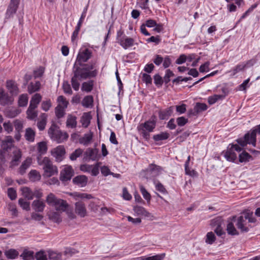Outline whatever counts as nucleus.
<instances>
[{
	"label": "nucleus",
	"mask_w": 260,
	"mask_h": 260,
	"mask_svg": "<svg viewBox=\"0 0 260 260\" xmlns=\"http://www.w3.org/2000/svg\"><path fill=\"white\" fill-rule=\"evenodd\" d=\"M92 56V52L85 49L78 53L76 61L73 68V76L71 79L73 88L78 91L80 87V81L96 76L98 71L95 68V62L84 63Z\"/></svg>",
	"instance_id": "1"
},
{
	"label": "nucleus",
	"mask_w": 260,
	"mask_h": 260,
	"mask_svg": "<svg viewBox=\"0 0 260 260\" xmlns=\"http://www.w3.org/2000/svg\"><path fill=\"white\" fill-rule=\"evenodd\" d=\"M46 202L51 207L55 208V210L63 212L69 207V204L66 200L58 198L53 193H49L46 198Z\"/></svg>",
	"instance_id": "2"
},
{
	"label": "nucleus",
	"mask_w": 260,
	"mask_h": 260,
	"mask_svg": "<svg viewBox=\"0 0 260 260\" xmlns=\"http://www.w3.org/2000/svg\"><path fill=\"white\" fill-rule=\"evenodd\" d=\"M257 134H260V124L246 134L243 138L237 139V142L242 147L246 146L247 144H251L255 147L256 145V136Z\"/></svg>",
	"instance_id": "3"
},
{
	"label": "nucleus",
	"mask_w": 260,
	"mask_h": 260,
	"mask_svg": "<svg viewBox=\"0 0 260 260\" xmlns=\"http://www.w3.org/2000/svg\"><path fill=\"white\" fill-rule=\"evenodd\" d=\"M37 160L38 164L43 167L44 175L46 176L49 177L57 174L58 170L57 167L53 165V163L48 157H45L42 159V158L38 156Z\"/></svg>",
	"instance_id": "4"
},
{
	"label": "nucleus",
	"mask_w": 260,
	"mask_h": 260,
	"mask_svg": "<svg viewBox=\"0 0 260 260\" xmlns=\"http://www.w3.org/2000/svg\"><path fill=\"white\" fill-rule=\"evenodd\" d=\"M48 133L50 138L58 143L66 140L69 137L66 132H61L55 124L51 125L48 129Z\"/></svg>",
	"instance_id": "5"
},
{
	"label": "nucleus",
	"mask_w": 260,
	"mask_h": 260,
	"mask_svg": "<svg viewBox=\"0 0 260 260\" xmlns=\"http://www.w3.org/2000/svg\"><path fill=\"white\" fill-rule=\"evenodd\" d=\"M241 150L242 148L238 144H231L228 147L226 151L223 152V155L227 160L233 162L237 158L235 151L239 152Z\"/></svg>",
	"instance_id": "6"
},
{
	"label": "nucleus",
	"mask_w": 260,
	"mask_h": 260,
	"mask_svg": "<svg viewBox=\"0 0 260 260\" xmlns=\"http://www.w3.org/2000/svg\"><path fill=\"white\" fill-rule=\"evenodd\" d=\"M246 219L248 220L249 222H255L256 219L252 216V214L246 213L244 217L241 216L238 217L236 223L237 228L241 230L242 232H247L249 231L248 227L244 225V223Z\"/></svg>",
	"instance_id": "7"
},
{
	"label": "nucleus",
	"mask_w": 260,
	"mask_h": 260,
	"mask_svg": "<svg viewBox=\"0 0 260 260\" xmlns=\"http://www.w3.org/2000/svg\"><path fill=\"white\" fill-rule=\"evenodd\" d=\"M20 0H11L5 14V19H9L13 17L16 13Z\"/></svg>",
	"instance_id": "8"
},
{
	"label": "nucleus",
	"mask_w": 260,
	"mask_h": 260,
	"mask_svg": "<svg viewBox=\"0 0 260 260\" xmlns=\"http://www.w3.org/2000/svg\"><path fill=\"white\" fill-rule=\"evenodd\" d=\"M74 174V171L71 166H65L60 171V180L62 182H67L71 179Z\"/></svg>",
	"instance_id": "9"
},
{
	"label": "nucleus",
	"mask_w": 260,
	"mask_h": 260,
	"mask_svg": "<svg viewBox=\"0 0 260 260\" xmlns=\"http://www.w3.org/2000/svg\"><path fill=\"white\" fill-rule=\"evenodd\" d=\"M52 155L54 157L57 161H61L66 153L65 148L63 146L59 145L51 151Z\"/></svg>",
	"instance_id": "10"
},
{
	"label": "nucleus",
	"mask_w": 260,
	"mask_h": 260,
	"mask_svg": "<svg viewBox=\"0 0 260 260\" xmlns=\"http://www.w3.org/2000/svg\"><path fill=\"white\" fill-rule=\"evenodd\" d=\"M156 125V122L154 119L149 120L144 123H141L137 127L138 130L144 129L148 132H151L153 131Z\"/></svg>",
	"instance_id": "11"
},
{
	"label": "nucleus",
	"mask_w": 260,
	"mask_h": 260,
	"mask_svg": "<svg viewBox=\"0 0 260 260\" xmlns=\"http://www.w3.org/2000/svg\"><path fill=\"white\" fill-rule=\"evenodd\" d=\"M75 212L81 217H84L87 214L85 204L81 201L76 202L75 204Z\"/></svg>",
	"instance_id": "12"
},
{
	"label": "nucleus",
	"mask_w": 260,
	"mask_h": 260,
	"mask_svg": "<svg viewBox=\"0 0 260 260\" xmlns=\"http://www.w3.org/2000/svg\"><path fill=\"white\" fill-rule=\"evenodd\" d=\"M62 212L57 211H50L48 213L49 219L54 222L60 223L62 221L61 213Z\"/></svg>",
	"instance_id": "13"
},
{
	"label": "nucleus",
	"mask_w": 260,
	"mask_h": 260,
	"mask_svg": "<svg viewBox=\"0 0 260 260\" xmlns=\"http://www.w3.org/2000/svg\"><path fill=\"white\" fill-rule=\"evenodd\" d=\"M45 206V203L40 200H34L32 203L33 209L37 212H43Z\"/></svg>",
	"instance_id": "14"
},
{
	"label": "nucleus",
	"mask_w": 260,
	"mask_h": 260,
	"mask_svg": "<svg viewBox=\"0 0 260 260\" xmlns=\"http://www.w3.org/2000/svg\"><path fill=\"white\" fill-rule=\"evenodd\" d=\"M119 44L124 49H127L134 45V40L131 38L126 37V38L120 39L118 40Z\"/></svg>",
	"instance_id": "15"
},
{
	"label": "nucleus",
	"mask_w": 260,
	"mask_h": 260,
	"mask_svg": "<svg viewBox=\"0 0 260 260\" xmlns=\"http://www.w3.org/2000/svg\"><path fill=\"white\" fill-rule=\"evenodd\" d=\"M173 112V107L171 106L168 108L160 110L158 112V117L160 120L167 119L171 115Z\"/></svg>",
	"instance_id": "16"
},
{
	"label": "nucleus",
	"mask_w": 260,
	"mask_h": 260,
	"mask_svg": "<svg viewBox=\"0 0 260 260\" xmlns=\"http://www.w3.org/2000/svg\"><path fill=\"white\" fill-rule=\"evenodd\" d=\"M87 177L85 175H79L75 177L73 180V182L81 187L85 186L87 183Z\"/></svg>",
	"instance_id": "17"
},
{
	"label": "nucleus",
	"mask_w": 260,
	"mask_h": 260,
	"mask_svg": "<svg viewBox=\"0 0 260 260\" xmlns=\"http://www.w3.org/2000/svg\"><path fill=\"white\" fill-rule=\"evenodd\" d=\"M162 170V167L153 164L149 165L146 170L147 172L153 174L154 176L158 175Z\"/></svg>",
	"instance_id": "18"
},
{
	"label": "nucleus",
	"mask_w": 260,
	"mask_h": 260,
	"mask_svg": "<svg viewBox=\"0 0 260 260\" xmlns=\"http://www.w3.org/2000/svg\"><path fill=\"white\" fill-rule=\"evenodd\" d=\"M7 87L12 95H16L18 93V88L17 84L12 80L7 82Z\"/></svg>",
	"instance_id": "19"
},
{
	"label": "nucleus",
	"mask_w": 260,
	"mask_h": 260,
	"mask_svg": "<svg viewBox=\"0 0 260 260\" xmlns=\"http://www.w3.org/2000/svg\"><path fill=\"white\" fill-rule=\"evenodd\" d=\"M11 98L6 93L3 89H0V104L5 105L11 103Z\"/></svg>",
	"instance_id": "20"
},
{
	"label": "nucleus",
	"mask_w": 260,
	"mask_h": 260,
	"mask_svg": "<svg viewBox=\"0 0 260 260\" xmlns=\"http://www.w3.org/2000/svg\"><path fill=\"white\" fill-rule=\"evenodd\" d=\"M93 138V134L91 132L85 134L83 137L79 138V142L80 144L87 146L91 141Z\"/></svg>",
	"instance_id": "21"
},
{
	"label": "nucleus",
	"mask_w": 260,
	"mask_h": 260,
	"mask_svg": "<svg viewBox=\"0 0 260 260\" xmlns=\"http://www.w3.org/2000/svg\"><path fill=\"white\" fill-rule=\"evenodd\" d=\"M86 154L90 159L96 160L99 158V151L96 149H88L86 151Z\"/></svg>",
	"instance_id": "22"
},
{
	"label": "nucleus",
	"mask_w": 260,
	"mask_h": 260,
	"mask_svg": "<svg viewBox=\"0 0 260 260\" xmlns=\"http://www.w3.org/2000/svg\"><path fill=\"white\" fill-rule=\"evenodd\" d=\"M41 88V83L39 81H35V82H30L28 85V92L31 94L36 91H38Z\"/></svg>",
	"instance_id": "23"
},
{
	"label": "nucleus",
	"mask_w": 260,
	"mask_h": 260,
	"mask_svg": "<svg viewBox=\"0 0 260 260\" xmlns=\"http://www.w3.org/2000/svg\"><path fill=\"white\" fill-rule=\"evenodd\" d=\"M13 156L11 162V166H17L18 165V161H20L21 157V152L19 149H16L13 151Z\"/></svg>",
	"instance_id": "24"
},
{
	"label": "nucleus",
	"mask_w": 260,
	"mask_h": 260,
	"mask_svg": "<svg viewBox=\"0 0 260 260\" xmlns=\"http://www.w3.org/2000/svg\"><path fill=\"white\" fill-rule=\"evenodd\" d=\"M42 99V96L39 93H36L31 98L29 107L36 108Z\"/></svg>",
	"instance_id": "25"
},
{
	"label": "nucleus",
	"mask_w": 260,
	"mask_h": 260,
	"mask_svg": "<svg viewBox=\"0 0 260 260\" xmlns=\"http://www.w3.org/2000/svg\"><path fill=\"white\" fill-rule=\"evenodd\" d=\"M133 210L134 212L138 215L149 217L150 215V213L144 207L142 206H136L134 207Z\"/></svg>",
	"instance_id": "26"
},
{
	"label": "nucleus",
	"mask_w": 260,
	"mask_h": 260,
	"mask_svg": "<svg viewBox=\"0 0 260 260\" xmlns=\"http://www.w3.org/2000/svg\"><path fill=\"white\" fill-rule=\"evenodd\" d=\"M31 163V159L30 158H26L22 164L19 169V172L21 175H23L26 170L29 168Z\"/></svg>",
	"instance_id": "27"
},
{
	"label": "nucleus",
	"mask_w": 260,
	"mask_h": 260,
	"mask_svg": "<svg viewBox=\"0 0 260 260\" xmlns=\"http://www.w3.org/2000/svg\"><path fill=\"white\" fill-rule=\"evenodd\" d=\"M4 253L7 258L11 259L16 258L19 255L18 251L15 249H10L6 250Z\"/></svg>",
	"instance_id": "28"
},
{
	"label": "nucleus",
	"mask_w": 260,
	"mask_h": 260,
	"mask_svg": "<svg viewBox=\"0 0 260 260\" xmlns=\"http://www.w3.org/2000/svg\"><path fill=\"white\" fill-rule=\"evenodd\" d=\"M25 139L29 142H34L35 137V132L31 128L29 127L26 129L24 135Z\"/></svg>",
	"instance_id": "29"
},
{
	"label": "nucleus",
	"mask_w": 260,
	"mask_h": 260,
	"mask_svg": "<svg viewBox=\"0 0 260 260\" xmlns=\"http://www.w3.org/2000/svg\"><path fill=\"white\" fill-rule=\"evenodd\" d=\"M207 109V106L206 104L197 103L194 107L193 115H197L199 113L205 111Z\"/></svg>",
	"instance_id": "30"
},
{
	"label": "nucleus",
	"mask_w": 260,
	"mask_h": 260,
	"mask_svg": "<svg viewBox=\"0 0 260 260\" xmlns=\"http://www.w3.org/2000/svg\"><path fill=\"white\" fill-rule=\"evenodd\" d=\"M75 116L69 115L67 120V126L70 128H75L77 126V120Z\"/></svg>",
	"instance_id": "31"
},
{
	"label": "nucleus",
	"mask_w": 260,
	"mask_h": 260,
	"mask_svg": "<svg viewBox=\"0 0 260 260\" xmlns=\"http://www.w3.org/2000/svg\"><path fill=\"white\" fill-rule=\"evenodd\" d=\"M37 150L39 154V156L41 158V156L42 154H44L46 153L47 150V146L46 142H41L38 143L37 144Z\"/></svg>",
	"instance_id": "32"
},
{
	"label": "nucleus",
	"mask_w": 260,
	"mask_h": 260,
	"mask_svg": "<svg viewBox=\"0 0 260 260\" xmlns=\"http://www.w3.org/2000/svg\"><path fill=\"white\" fill-rule=\"evenodd\" d=\"M47 115L45 114H42L41 115V120L38 122L37 126L39 130L43 131L45 129L46 125Z\"/></svg>",
	"instance_id": "33"
},
{
	"label": "nucleus",
	"mask_w": 260,
	"mask_h": 260,
	"mask_svg": "<svg viewBox=\"0 0 260 260\" xmlns=\"http://www.w3.org/2000/svg\"><path fill=\"white\" fill-rule=\"evenodd\" d=\"M93 86V81L90 80L88 82H84L82 83L81 89L86 92H90Z\"/></svg>",
	"instance_id": "34"
},
{
	"label": "nucleus",
	"mask_w": 260,
	"mask_h": 260,
	"mask_svg": "<svg viewBox=\"0 0 260 260\" xmlns=\"http://www.w3.org/2000/svg\"><path fill=\"white\" fill-rule=\"evenodd\" d=\"M170 135L167 132H161L160 134L155 135L153 139L155 141L165 140L169 138Z\"/></svg>",
	"instance_id": "35"
},
{
	"label": "nucleus",
	"mask_w": 260,
	"mask_h": 260,
	"mask_svg": "<svg viewBox=\"0 0 260 260\" xmlns=\"http://www.w3.org/2000/svg\"><path fill=\"white\" fill-rule=\"evenodd\" d=\"M252 156L245 151H243L239 155V161L240 162H246L250 160Z\"/></svg>",
	"instance_id": "36"
},
{
	"label": "nucleus",
	"mask_w": 260,
	"mask_h": 260,
	"mask_svg": "<svg viewBox=\"0 0 260 260\" xmlns=\"http://www.w3.org/2000/svg\"><path fill=\"white\" fill-rule=\"evenodd\" d=\"M28 175L29 179L33 182L40 180L41 179L39 173L35 170L30 171Z\"/></svg>",
	"instance_id": "37"
},
{
	"label": "nucleus",
	"mask_w": 260,
	"mask_h": 260,
	"mask_svg": "<svg viewBox=\"0 0 260 260\" xmlns=\"http://www.w3.org/2000/svg\"><path fill=\"white\" fill-rule=\"evenodd\" d=\"M34 252L32 251L24 250L20 255L23 260H31L34 257Z\"/></svg>",
	"instance_id": "38"
},
{
	"label": "nucleus",
	"mask_w": 260,
	"mask_h": 260,
	"mask_svg": "<svg viewBox=\"0 0 260 260\" xmlns=\"http://www.w3.org/2000/svg\"><path fill=\"white\" fill-rule=\"evenodd\" d=\"M244 69L245 65L243 64V63L241 62L236 66L231 71H229V72H232V75L235 76L238 72L244 71Z\"/></svg>",
	"instance_id": "39"
},
{
	"label": "nucleus",
	"mask_w": 260,
	"mask_h": 260,
	"mask_svg": "<svg viewBox=\"0 0 260 260\" xmlns=\"http://www.w3.org/2000/svg\"><path fill=\"white\" fill-rule=\"evenodd\" d=\"M28 103V96L26 94L20 95L18 100V105L20 107L26 106Z\"/></svg>",
	"instance_id": "40"
},
{
	"label": "nucleus",
	"mask_w": 260,
	"mask_h": 260,
	"mask_svg": "<svg viewBox=\"0 0 260 260\" xmlns=\"http://www.w3.org/2000/svg\"><path fill=\"white\" fill-rule=\"evenodd\" d=\"M216 240V237L214 234L212 232H208L206 236L205 242L208 244H212Z\"/></svg>",
	"instance_id": "41"
},
{
	"label": "nucleus",
	"mask_w": 260,
	"mask_h": 260,
	"mask_svg": "<svg viewBox=\"0 0 260 260\" xmlns=\"http://www.w3.org/2000/svg\"><path fill=\"white\" fill-rule=\"evenodd\" d=\"M226 230L228 233L231 235H238V232L234 226L233 223L229 222L227 225Z\"/></svg>",
	"instance_id": "42"
},
{
	"label": "nucleus",
	"mask_w": 260,
	"mask_h": 260,
	"mask_svg": "<svg viewBox=\"0 0 260 260\" xmlns=\"http://www.w3.org/2000/svg\"><path fill=\"white\" fill-rule=\"evenodd\" d=\"M225 95L214 94L208 98V103L210 105H212L215 103L219 100H221L224 98Z\"/></svg>",
	"instance_id": "43"
},
{
	"label": "nucleus",
	"mask_w": 260,
	"mask_h": 260,
	"mask_svg": "<svg viewBox=\"0 0 260 260\" xmlns=\"http://www.w3.org/2000/svg\"><path fill=\"white\" fill-rule=\"evenodd\" d=\"M140 191L143 197V198L147 201V202H150L151 200V195L147 191L145 188L142 185L140 186Z\"/></svg>",
	"instance_id": "44"
},
{
	"label": "nucleus",
	"mask_w": 260,
	"mask_h": 260,
	"mask_svg": "<svg viewBox=\"0 0 260 260\" xmlns=\"http://www.w3.org/2000/svg\"><path fill=\"white\" fill-rule=\"evenodd\" d=\"M20 113V110L15 108H11L7 111V116L11 118H13L18 115Z\"/></svg>",
	"instance_id": "45"
},
{
	"label": "nucleus",
	"mask_w": 260,
	"mask_h": 260,
	"mask_svg": "<svg viewBox=\"0 0 260 260\" xmlns=\"http://www.w3.org/2000/svg\"><path fill=\"white\" fill-rule=\"evenodd\" d=\"M73 195L74 196L76 200H77L78 198L87 199H90L93 198V197L92 196L91 194L85 193H79L75 192L73 193Z\"/></svg>",
	"instance_id": "46"
},
{
	"label": "nucleus",
	"mask_w": 260,
	"mask_h": 260,
	"mask_svg": "<svg viewBox=\"0 0 260 260\" xmlns=\"http://www.w3.org/2000/svg\"><path fill=\"white\" fill-rule=\"evenodd\" d=\"M66 109L62 108L60 105H57L55 108V115L57 118L63 117L65 114Z\"/></svg>",
	"instance_id": "47"
},
{
	"label": "nucleus",
	"mask_w": 260,
	"mask_h": 260,
	"mask_svg": "<svg viewBox=\"0 0 260 260\" xmlns=\"http://www.w3.org/2000/svg\"><path fill=\"white\" fill-rule=\"evenodd\" d=\"M23 196L28 200L33 199L32 191L28 187H24L22 189Z\"/></svg>",
	"instance_id": "48"
},
{
	"label": "nucleus",
	"mask_w": 260,
	"mask_h": 260,
	"mask_svg": "<svg viewBox=\"0 0 260 260\" xmlns=\"http://www.w3.org/2000/svg\"><path fill=\"white\" fill-rule=\"evenodd\" d=\"M92 103L93 98L91 95L86 96L82 101V105L85 107H89Z\"/></svg>",
	"instance_id": "49"
},
{
	"label": "nucleus",
	"mask_w": 260,
	"mask_h": 260,
	"mask_svg": "<svg viewBox=\"0 0 260 260\" xmlns=\"http://www.w3.org/2000/svg\"><path fill=\"white\" fill-rule=\"evenodd\" d=\"M18 203L20 207L24 210L28 211L30 210V204L25 199L21 198L18 200Z\"/></svg>",
	"instance_id": "50"
},
{
	"label": "nucleus",
	"mask_w": 260,
	"mask_h": 260,
	"mask_svg": "<svg viewBox=\"0 0 260 260\" xmlns=\"http://www.w3.org/2000/svg\"><path fill=\"white\" fill-rule=\"evenodd\" d=\"M83 152L82 149L80 148L77 149L70 155V158L72 160H75L82 155Z\"/></svg>",
	"instance_id": "51"
},
{
	"label": "nucleus",
	"mask_w": 260,
	"mask_h": 260,
	"mask_svg": "<svg viewBox=\"0 0 260 260\" xmlns=\"http://www.w3.org/2000/svg\"><path fill=\"white\" fill-rule=\"evenodd\" d=\"M58 105L61 106V107L66 109L69 104V102L66 100L65 98L62 95H60L57 98V100Z\"/></svg>",
	"instance_id": "52"
},
{
	"label": "nucleus",
	"mask_w": 260,
	"mask_h": 260,
	"mask_svg": "<svg viewBox=\"0 0 260 260\" xmlns=\"http://www.w3.org/2000/svg\"><path fill=\"white\" fill-rule=\"evenodd\" d=\"M64 254L67 256H72L78 253V251L72 247L66 248L63 252Z\"/></svg>",
	"instance_id": "53"
},
{
	"label": "nucleus",
	"mask_w": 260,
	"mask_h": 260,
	"mask_svg": "<svg viewBox=\"0 0 260 260\" xmlns=\"http://www.w3.org/2000/svg\"><path fill=\"white\" fill-rule=\"evenodd\" d=\"M81 122L84 127H87L90 123V118L87 113H84L81 119Z\"/></svg>",
	"instance_id": "54"
},
{
	"label": "nucleus",
	"mask_w": 260,
	"mask_h": 260,
	"mask_svg": "<svg viewBox=\"0 0 260 260\" xmlns=\"http://www.w3.org/2000/svg\"><path fill=\"white\" fill-rule=\"evenodd\" d=\"M35 108L28 107L27 110V117L30 119H34L37 117V113L35 111Z\"/></svg>",
	"instance_id": "55"
},
{
	"label": "nucleus",
	"mask_w": 260,
	"mask_h": 260,
	"mask_svg": "<svg viewBox=\"0 0 260 260\" xmlns=\"http://www.w3.org/2000/svg\"><path fill=\"white\" fill-rule=\"evenodd\" d=\"M48 257L50 259L60 260L61 257V254L54 251H49Z\"/></svg>",
	"instance_id": "56"
},
{
	"label": "nucleus",
	"mask_w": 260,
	"mask_h": 260,
	"mask_svg": "<svg viewBox=\"0 0 260 260\" xmlns=\"http://www.w3.org/2000/svg\"><path fill=\"white\" fill-rule=\"evenodd\" d=\"M62 88L64 93L72 94L73 92L70 86V84L68 81L64 82L62 85Z\"/></svg>",
	"instance_id": "57"
},
{
	"label": "nucleus",
	"mask_w": 260,
	"mask_h": 260,
	"mask_svg": "<svg viewBox=\"0 0 260 260\" xmlns=\"http://www.w3.org/2000/svg\"><path fill=\"white\" fill-rule=\"evenodd\" d=\"M156 189L164 194L168 193V191L164 186L160 182H157L155 184Z\"/></svg>",
	"instance_id": "58"
},
{
	"label": "nucleus",
	"mask_w": 260,
	"mask_h": 260,
	"mask_svg": "<svg viewBox=\"0 0 260 260\" xmlns=\"http://www.w3.org/2000/svg\"><path fill=\"white\" fill-rule=\"evenodd\" d=\"M154 84L157 87H161L163 84L164 80L158 74H156L154 76Z\"/></svg>",
	"instance_id": "59"
},
{
	"label": "nucleus",
	"mask_w": 260,
	"mask_h": 260,
	"mask_svg": "<svg viewBox=\"0 0 260 260\" xmlns=\"http://www.w3.org/2000/svg\"><path fill=\"white\" fill-rule=\"evenodd\" d=\"M14 126L16 132H22L23 128V124L21 121L19 120H15L14 121Z\"/></svg>",
	"instance_id": "60"
},
{
	"label": "nucleus",
	"mask_w": 260,
	"mask_h": 260,
	"mask_svg": "<svg viewBox=\"0 0 260 260\" xmlns=\"http://www.w3.org/2000/svg\"><path fill=\"white\" fill-rule=\"evenodd\" d=\"M174 75V73L170 70L168 69L166 71V75L164 78V81L166 84H168L170 81V77Z\"/></svg>",
	"instance_id": "61"
},
{
	"label": "nucleus",
	"mask_w": 260,
	"mask_h": 260,
	"mask_svg": "<svg viewBox=\"0 0 260 260\" xmlns=\"http://www.w3.org/2000/svg\"><path fill=\"white\" fill-rule=\"evenodd\" d=\"M8 195L11 200H15L17 197L16 191L13 188L8 189Z\"/></svg>",
	"instance_id": "62"
},
{
	"label": "nucleus",
	"mask_w": 260,
	"mask_h": 260,
	"mask_svg": "<svg viewBox=\"0 0 260 260\" xmlns=\"http://www.w3.org/2000/svg\"><path fill=\"white\" fill-rule=\"evenodd\" d=\"M176 122L178 125L182 126L185 125L188 122V119L183 116L177 118Z\"/></svg>",
	"instance_id": "63"
},
{
	"label": "nucleus",
	"mask_w": 260,
	"mask_h": 260,
	"mask_svg": "<svg viewBox=\"0 0 260 260\" xmlns=\"http://www.w3.org/2000/svg\"><path fill=\"white\" fill-rule=\"evenodd\" d=\"M165 257V254L155 255L145 258V260H162Z\"/></svg>",
	"instance_id": "64"
}]
</instances>
